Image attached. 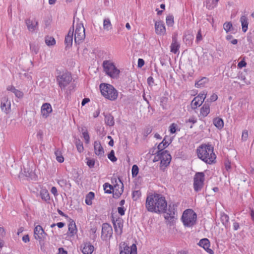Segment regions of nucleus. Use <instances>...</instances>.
Wrapping results in <instances>:
<instances>
[{
  "instance_id": "nucleus-61",
  "label": "nucleus",
  "mask_w": 254,
  "mask_h": 254,
  "mask_svg": "<svg viewBox=\"0 0 254 254\" xmlns=\"http://www.w3.org/2000/svg\"><path fill=\"white\" fill-rule=\"evenodd\" d=\"M29 236L28 235H25L24 236H23L22 237V241L24 242V243H27L28 242H29Z\"/></svg>"
},
{
  "instance_id": "nucleus-23",
  "label": "nucleus",
  "mask_w": 254,
  "mask_h": 254,
  "mask_svg": "<svg viewBox=\"0 0 254 254\" xmlns=\"http://www.w3.org/2000/svg\"><path fill=\"white\" fill-rule=\"evenodd\" d=\"M210 104L208 100H206L200 110V116L204 118L210 113Z\"/></svg>"
},
{
  "instance_id": "nucleus-24",
  "label": "nucleus",
  "mask_w": 254,
  "mask_h": 254,
  "mask_svg": "<svg viewBox=\"0 0 254 254\" xmlns=\"http://www.w3.org/2000/svg\"><path fill=\"white\" fill-rule=\"evenodd\" d=\"M74 32V27L70 28L68 32L67 35L65 37L64 43L66 47H71L73 41V36Z\"/></svg>"
},
{
  "instance_id": "nucleus-57",
  "label": "nucleus",
  "mask_w": 254,
  "mask_h": 254,
  "mask_svg": "<svg viewBox=\"0 0 254 254\" xmlns=\"http://www.w3.org/2000/svg\"><path fill=\"white\" fill-rule=\"evenodd\" d=\"M51 192L55 196H57L58 195L57 189L55 187H53L51 188Z\"/></svg>"
},
{
  "instance_id": "nucleus-27",
  "label": "nucleus",
  "mask_w": 254,
  "mask_h": 254,
  "mask_svg": "<svg viewBox=\"0 0 254 254\" xmlns=\"http://www.w3.org/2000/svg\"><path fill=\"white\" fill-rule=\"evenodd\" d=\"M240 21L242 24V30L244 32H246L248 30V18L246 16H242L240 18Z\"/></svg>"
},
{
  "instance_id": "nucleus-9",
  "label": "nucleus",
  "mask_w": 254,
  "mask_h": 254,
  "mask_svg": "<svg viewBox=\"0 0 254 254\" xmlns=\"http://www.w3.org/2000/svg\"><path fill=\"white\" fill-rule=\"evenodd\" d=\"M112 235L113 229L112 226L108 223H103L101 232L102 239L104 241L110 239L112 237Z\"/></svg>"
},
{
  "instance_id": "nucleus-39",
  "label": "nucleus",
  "mask_w": 254,
  "mask_h": 254,
  "mask_svg": "<svg viewBox=\"0 0 254 254\" xmlns=\"http://www.w3.org/2000/svg\"><path fill=\"white\" fill-rule=\"evenodd\" d=\"M103 28L107 31L110 30L112 28V24L109 18H106L103 21Z\"/></svg>"
},
{
  "instance_id": "nucleus-38",
  "label": "nucleus",
  "mask_w": 254,
  "mask_h": 254,
  "mask_svg": "<svg viewBox=\"0 0 254 254\" xmlns=\"http://www.w3.org/2000/svg\"><path fill=\"white\" fill-rule=\"evenodd\" d=\"M81 131L82 132V136L84 139L85 143L89 144L90 142V136L87 130L85 128H82Z\"/></svg>"
},
{
  "instance_id": "nucleus-53",
  "label": "nucleus",
  "mask_w": 254,
  "mask_h": 254,
  "mask_svg": "<svg viewBox=\"0 0 254 254\" xmlns=\"http://www.w3.org/2000/svg\"><path fill=\"white\" fill-rule=\"evenodd\" d=\"M58 183L60 186L63 187L66 186L68 184V182L65 179H61L58 182Z\"/></svg>"
},
{
  "instance_id": "nucleus-52",
  "label": "nucleus",
  "mask_w": 254,
  "mask_h": 254,
  "mask_svg": "<svg viewBox=\"0 0 254 254\" xmlns=\"http://www.w3.org/2000/svg\"><path fill=\"white\" fill-rule=\"evenodd\" d=\"M218 99V96L217 94L215 93H213L209 98V99H208L207 100L209 101V102L210 103V102H214L216 101Z\"/></svg>"
},
{
  "instance_id": "nucleus-42",
  "label": "nucleus",
  "mask_w": 254,
  "mask_h": 254,
  "mask_svg": "<svg viewBox=\"0 0 254 254\" xmlns=\"http://www.w3.org/2000/svg\"><path fill=\"white\" fill-rule=\"evenodd\" d=\"M45 42L48 46H53L56 44V41L53 37H47L45 39Z\"/></svg>"
},
{
  "instance_id": "nucleus-17",
  "label": "nucleus",
  "mask_w": 254,
  "mask_h": 254,
  "mask_svg": "<svg viewBox=\"0 0 254 254\" xmlns=\"http://www.w3.org/2000/svg\"><path fill=\"white\" fill-rule=\"evenodd\" d=\"M155 32L158 35H163L166 33V28L163 21H156L155 23Z\"/></svg>"
},
{
  "instance_id": "nucleus-64",
  "label": "nucleus",
  "mask_w": 254,
  "mask_h": 254,
  "mask_svg": "<svg viewBox=\"0 0 254 254\" xmlns=\"http://www.w3.org/2000/svg\"><path fill=\"white\" fill-rule=\"evenodd\" d=\"M240 226L238 222H235L233 223V229L234 230H237L239 229Z\"/></svg>"
},
{
  "instance_id": "nucleus-28",
  "label": "nucleus",
  "mask_w": 254,
  "mask_h": 254,
  "mask_svg": "<svg viewBox=\"0 0 254 254\" xmlns=\"http://www.w3.org/2000/svg\"><path fill=\"white\" fill-rule=\"evenodd\" d=\"M40 196L42 200L46 202L50 200V194L48 191L46 189H43L40 191Z\"/></svg>"
},
{
  "instance_id": "nucleus-37",
  "label": "nucleus",
  "mask_w": 254,
  "mask_h": 254,
  "mask_svg": "<svg viewBox=\"0 0 254 254\" xmlns=\"http://www.w3.org/2000/svg\"><path fill=\"white\" fill-rule=\"evenodd\" d=\"M75 144L76 145L77 151L79 153H81L84 150V147L82 141L79 139H76L75 141Z\"/></svg>"
},
{
  "instance_id": "nucleus-18",
  "label": "nucleus",
  "mask_w": 254,
  "mask_h": 254,
  "mask_svg": "<svg viewBox=\"0 0 254 254\" xmlns=\"http://www.w3.org/2000/svg\"><path fill=\"white\" fill-rule=\"evenodd\" d=\"M25 23L27 25V29L31 32H33L38 28V22L35 19L34 20L27 19L25 20Z\"/></svg>"
},
{
  "instance_id": "nucleus-1",
  "label": "nucleus",
  "mask_w": 254,
  "mask_h": 254,
  "mask_svg": "<svg viewBox=\"0 0 254 254\" xmlns=\"http://www.w3.org/2000/svg\"><path fill=\"white\" fill-rule=\"evenodd\" d=\"M145 206L149 212L161 213L166 212L167 204L165 197L161 194L155 193L147 196Z\"/></svg>"
},
{
  "instance_id": "nucleus-15",
  "label": "nucleus",
  "mask_w": 254,
  "mask_h": 254,
  "mask_svg": "<svg viewBox=\"0 0 254 254\" xmlns=\"http://www.w3.org/2000/svg\"><path fill=\"white\" fill-rule=\"evenodd\" d=\"M0 109L6 114H8L10 112L11 103L7 97H4L2 98L0 104Z\"/></svg>"
},
{
  "instance_id": "nucleus-13",
  "label": "nucleus",
  "mask_w": 254,
  "mask_h": 254,
  "mask_svg": "<svg viewBox=\"0 0 254 254\" xmlns=\"http://www.w3.org/2000/svg\"><path fill=\"white\" fill-rule=\"evenodd\" d=\"M34 232L35 238L40 241L44 240L47 235L40 225H37L35 227Z\"/></svg>"
},
{
  "instance_id": "nucleus-6",
  "label": "nucleus",
  "mask_w": 254,
  "mask_h": 254,
  "mask_svg": "<svg viewBox=\"0 0 254 254\" xmlns=\"http://www.w3.org/2000/svg\"><path fill=\"white\" fill-rule=\"evenodd\" d=\"M85 37V29L81 23H78L75 26L74 33V42L76 44H80L82 42Z\"/></svg>"
},
{
  "instance_id": "nucleus-54",
  "label": "nucleus",
  "mask_w": 254,
  "mask_h": 254,
  "mask_svg": "<svg viewBox=\"0 0 254 254\" xmlns=\"http://www.w3.org/2000/svg\"><path fill=\"white\" fill-rule=\"evenodd\" d=\"M161 152L157 151V154H155L154 159H153V162H157L159 160L161 161Z\"/></svg>"
},
{
  "instance_id": "nucleus-14",
  "label": "nucleus",
  "mask_w": 254,
  "mask_h": 254,
  "mask_svg": "<svg viewBox=\"0 0 254 254\" xmlns=\"http://www.w3.org/2000/svg\"><path fill=\"white\" fill-rule=\"evenodd\" d=\"M161 153L160 161L161 167H162L163 166L166 167L170 163L172 158L171 156L167 150H165L164 152H161Z\"/></svg>"
},
{
  "instance_id": "nucleus-7",
  "label": "nucleus",
  "mask_w": 254,
  "mask_h": 254,
  "mask_svg": "<svg viewBox=\"0 0 254 254\" xmlns=\"http://www.w3.org/2000/svg\"><path fill=\"white\" fill-rule=\"evenodd\" d=\"M71 75L69 72H64L58 75L57 77V81L60 88L64 89L71 81Z\"/></svg>"
},
{
  "instance_id": "nucleus-29",
  "label": "nucleus",
  "mask_w": 254,
  "mask_h": 254,
  "mask_svg": "<svg viewBox=\"0 0 254 254\" xmlns=\"http://www.w3.org/2000/svg\"><path fill=\"white\" fill-rule=\"evenodd\" d=\"M219 0H207L206 1V7L208 9H212L215 7Z\"/></svg>"
},
{
  "instance_id": "nucleus-8",
  "label": "nucleus",
  "mask_w": 254,
  "mask_h": 254,
  "mask_svg": "<svg viewBox=\"0 0 254 254\" xmlns=\"http://www.w3.org/2000/svg\"><path fill=\"white\" fill-rule=\"evenodd\" d=\"M204 174L203 172L196 173L193 178V188L195 191L201 190L204 186Z\"/></svg>"
},
{
  "instance_id": "nucleus-32",
  "label": "nucleus",
  "mask_w": 254,
  "mask_h": 254,
  "mask_svg": "<svg viewBox=\"0 0 254 254\" xmlns=\"http://www.w3.org/2000/svg\"><path fill=\"white\" fill-rule=\"evenodd\" d=\"M220 220L223 225L227 228L229 226V217L228 215L224 213H221Z\"/></svg>"
},
{
  "instance_id": "nucleus-16",
  "label": "nucleus",
  "mask_w": 254,
  "mask_h": 254,
  "mask_svg": "<svg viewBox=\"0 0 254 254\" xmlns=\"http://www.w3.org/2000/svg\"><path fill=\"white\" fill-rule=\"evenodd\" d=\"M81 250L83 254H92L94 247L90 242H85L81 246Z\"/></svg>"
},
{
  "instance_id": "nucleus-5",
  "label": "nucleus",
  "mask_w": 254,
  "mask_h": 254,
  "mask_svg": "<svg viewBox=\"0 0 254 254\" xmlns=\"http://www.w3.org/2000/svg\"><path fill=\"white\" fill-rule=\"evenodd\" d=\"M102 66L104 71L107 75L112 78H117L119 77L120 71L111 61H103Z\"/></svg>"
},
{
  "instance_id": "nucleus-50",
  "label": "nucleus",
  "mask_w": 254,
  "mask_h": 254,
  "mask_svg": "<svg viewBox=\"0 0 254 254\" xmlns=\"http://www.w3.org/2000/svg\"><path fill=\"white\" fill-rule=\"evenodd\" d=\"M249 136V133L247 130H244L242 134V140L246 141Z\"/></svg>"
},
{
  "instance_id": "nucleus-46",
  "label": "nucleus",
  "mask_w": 254,
  "mask_h": 254,
  "mask_svg": "<svg viewBox=\"0 0 254 254\" xmlns=\"http://www.w3.org/2000/svg\"><path fill=\"white\" fill-rule=\"evenodd\" d=\"M108 157L113 162H115L117 160V158L115 156V152L113 150H111L108 155Z\"/></svg>"
},
{
  "instance_id": "nucleus-19",
  "label": "nucleus",
  "mask_w": 254,
  "mask_h": 254,
  "mask_svg": "<svg viewBox=\"0 0 254 254\" xmlns=\"http://www.w3.org/2000/svg\"><path fill=\"white\" fill-rule=\"evenodd\" d=\"M198 244L200 247H202L209 254H214V252L213 251V250L209 248L210 244L209 240L207 239L204 238L200 240Z\"/></svg>"
},
{
  "instance_id": "nucleus-43",
  "label": "nucleus",
  "mask_w": 254,
  "mask_h": 254,
  "mask_svg": "<svg viewBox=\"0 0 254 254\" xmlns=\"http://www.w3.org/2000/svg\"><path fill=\"white\" fill-rule=\"evenodd\" d=\"M232 27V24L231 22H225L223 24V28L226 33L229 32Z\"/></svg>"
},
{
  "instance_id": "nucleus-12",
  "label": "nucleus",
  "mask_w": 254,
  "mask_h": 254,
  "mask_svg": "<svg viewBox=\"0 0 254 254\" xmlns=\"http://www.w3.org/2000/svg\"><path fill=\"white\" fill-rule=\"evenodd\" d=\"M112 218V222L115 233L117 235L121 236L123 233V220L120 218H118L115 220L113 217Z\"/></svg>"
},
{
  "instance_id": "nucleus-10",
  "label": "nucleus",
  "mask_w": 254,
  "mask_h": 254,
  "mask_svg": "<svg viewBox=\"0 0 254 254\" xmlns=\"http://www.w3.org/2000/svg\"><path fill=\"white\" fill-rule=\"evenodd\" d=\"M207 94L205 92H200L197 96L194 98L191 102V107L192 109H195L200 106L206 97Z\"/></svg>"
},
{
  "instance_id": "nucleus-25",
  "label": "nucleus",
  "mask_w": 254,
  "mask_h": 254,
  "mask_svg": "<svg viewBox=\"0 0 254 254\" xmlns=\"http://www.w3.org/2000/svg\"><path fill=\"white\" fill-rule=\"evenodd\" d=\"M176 205L175 204H170L168 207V212L167 213L166 219H168L169 217L173 218L175 214V209Z\"/></svg>"
},
{
  "instance_id": "nucleus-2",
  "label": "nucleus",
  "mask_w": 254,
  "mask_h": 254,
  "mask_svg": "<svg viewBox=\"0 0 254 254\" xmlns=\"http://www.w3.org/2000/svg\"><path fill=\"white\" fill-rule=\"evenodd\" d=\"M197 157L204 162L212 164L215 162L216 155L214 152V147L209 143H203L199 146L196 150Z\"/></svg>"
},
{
  "instance_id": "nucleus-35",
  "label": "nucleus",
  "mask_w": 254,
  "mask_h": 254,
  "mask_svg": "<svg viewBox=\"0 0 254 254\" xmlns=\"http://www.w3.org/2000/svg\"><path fill=\"white\" fill-rule=\"evenodd\" d=\"M119 181L120 182L121 184V187H120V185H118V184H116V185H115L113 187V192L114 191V190H115L116 191V193H117L118 194L121 195L123 192V188H124V185H123V183L122 182L121 180L119 179Z\"/></svg>"
},
{
  "instance_id": "nucleus-44",
  "label": "nucleus",
  "mask_w": 254,
  "mask_h": 254,
  "mask_svg": "<svg viewBox=\"0 0 254 254\" xmlns=\"http://www.w3.org/2000/svg\"><path fill=\"white\" fill-rule=\"evenodd\" d=\"M166 24L168 26H172L174 24V17L173 15H168L166 19Z\"/></svg>"
},
{
  "instance_id": "nucleus-31",
  "label": "nucleus",
  "mask_w": 254,
  "mask_h": 254,
  "mask_svg": "<svg viewBox=\"0 0 254 254\" xmlns=\"http://www.w3.org/2000/svg\"><path fill=\"white\" fill-rule=\"evenodd\" d=\"M105 122L108 126H114L115 122L113 116L110 114L105 115Z\"/></svg>"
},
{
  "instance_id": "nucleus-58",
  "label": "nucleus",
  "mask_w": 254,
  "mask_h": 254,
  "mask_svg": "<svg viewBox=\"0 0 254 254\" xmlns=\"http://www.w3.org/2000/svg\"><path fill=\"white\" fill-rule=\"evenodd\" d=\"M158 149L157 147H153L149 150V153L152 155H155L157 154Z\"/></svg>"
},
{
  "instance_id": "nucleus-59",
  "label": "nucleus",
  "mask_w": 254,
  "mask_h": 254,
  "mask_svg": "<svg viewBox=\"0 0 254 254\" xmlns=\"http://www.w3.org/2000/svg\"><path fill=\"white\" fill-rule=\"evenodd\" d=\"M196 122H197V120L195 118L191 117L190 119H189L188 120H187L186 121V123H191L194 124L196 123Z\"/></svg>"
},
{
  "instance_id": "nucleus-49",
  "label": "nucleus",
  "mask_w": 254,
  "mask_h": 254,
  "mask_svg": "<svg viewBox=\"0 0 254 254\" xmlns=\"http://www.w3.org/2000/svg\"><path fill=\"white\" fill-rule=\"evenodd\" d=\"M202 40V36L201 34V29H200L196 34L195 42L196 43H198Z\"/></svg>"
},
{
  "instance_id": "nucleus-3",
  "label": "nucleus",
  "mask_w": 254,
  "mask_h": 254,
  "mask_svg": "<svg viewBox=\"0 0 254 254\" xmlns=\"http://www.w3.org/2000/svg\"><path fill=\"white\" fill-rule=\"evenodd\" d=\"M100 89L102 95L106 99L111 101L117 99L118 93L113 85L108 83H101L100 85Z\"/></svg>"
},
{
  "instance_id": "nucleus-33",
  "label": "nucleus",
  "mask_w": 254,
  "mask_h": 254,
  "mask_svg": "<svg viewBox=\"0 0 254 254\" xmlns=\"http://www.w3.org/2000/svg\"><path fill=\"white\" fill-rule=\"evenodd\" d=\"M213 124L218 129H221L224 127V122L222 119L220 118H216L213 119Z\"/></svg>"
},
{
  "instance_id": "nucleus-20",
  "label": "nucleus",
  "mask_w": 254,
  "mask_h": 254,
  "mask_svg": "<svg viewBox=\"0 0 254 254\" xmlns=\"http://www.w3.org/2000/svg\"><path fill=\"white\" fill-rule=\"evenodd\" d=\"M94 149L96 155L100 157L104 155V151L100 141L96 140L94 141Z\"/></svg>"
},
{
  "instance_id": "nucleus-11",
  "label": "nucleus",
  "mask_w": 254,
  "mask_h": 254,
  "mask_svg": "<svg viewBox=\"0 0 254 254\" xmlns=\"http://www.w3.org/2000/svg\"><path fill=\"white\" fill-rule=\"evenodd\" d=\"M120 254H137V248L135 244L129 247L125 243L120 246Z\"/></svg>"
},
{
  "instance_id": "nucleus-30",
  "label": "nucleus",
  "mask_w": 254,
  "mask_h": 254,
  "mask_svg": "<svg viewBox=\"0 0 254 254\" xmlns=\"http://www.w3.org/2000/svg\"><path fill=\"white\" fill-rule=\"evenodd\" d=\"M77 230L75 223L72 221L68 225V232L71 236H73L77 233Z\"/></svg>"
},
{
  "instance_id": "nucleus-55",
  "label": "nucleus",
  "mask_w": 254,
  "mask_h": 254,
  "mask_svg": "<svg viewBox=\"0 0 254 254\" xmlns=\"http://www.w3.org/2000/svg\"><path fill=\"white\" fill-rule=\"evenodd\" d=\"M247 65V63L245 61V59L244 58L243 60L240 62L238 64V66L240 68H242L243 67L246 66Z\"/></svg>"
},
{
  "instance_id": "nucleus-48",
  "label": "nucleus",
  "mask_w": 254,
  "mask_h": 254,
  "mask_svg": "<svg viewBox=\"0 0 254 254\" xmlns=\"http://www.w3.org/2000/svg\"><path fill=\"white\" fill-rule=\"evenodd\" d=\"M87 165L90 167V168H93L94 166L95 165V161L93 159H90V158H86Z\"/></svg>"
},
{
  "instance_id": "nucleus-41",
  "label": "nucleus",
  "mask_w": 254,
  "mask_h": 254,
  "mask_svg": "<svg viewBox=\"0 0 254 254\" xmlns=\"http://www.w3.org/2000/svg\"><path fill=\"white\" fill-rule=\"evenodd\" d=\"M104 190L105 192L107 193H111L113 190V186L109 183H105L104 185Z\"/></svg>"
},
{
  "instance_id": "nucleus-63",
  "label": "nucleus",
  "mask_w": 254,
  "mask_h": 254,
  "mask_svg": "<svg viewBox=\"0 0 254 254\" xmlns=\"http://www.w3.org/2000/svg\"><path fill=\"white\" fill-rule=\"evenodd\" d=\"M56 159L60 163H63L64 161V158L62 156V155L61 156H57V157H56Z\"/></svg>"
},
{
  "instance_id": "nucleus-4",
  "label": "nucleus",
  "mask_w": 254,
  "mask_h": 254,
  "mask_svg": "<svg viewBox=\"0 0 254 254\" xmlns=\"http://www.w3.org/2000/svg\"><path fill=\"white\" fill-rule=\"evenodd\" d=\"M196 214L191 209L185 210L181 217L184 225L187 227L193 226L196 223Z\"/></svg>"
},
{
  "instance_id": "nucleus-45",
  "label": "nucleus",
  "mask_w": 254,
  "mask_h": 254,
  "mask_svg": "<svg viewBox=\"0 0 254 254\" xmlns=\"http://www.w3.org/2000/svg\"><path fill=\"white\" fill-rule=\"evenodd\" d=\"M141 192L140 190H135L132 192V197L133 200H137L141 196Z\"/></svg>"
},
{
  "instance_id": "nucleus-62",
  "label": "nucleus",
  "mask_w": 254,
  "mask_h": 254,
  "mask_svg": "<svg viewBox=\"0 0 254 254\" xmlns=\"http://www.w3.org/2000/svg\"><path fill=\"white\" fill-rule=\"evenodd\" d=\"M57 254H67V253L64 248H60L59 249V253Z\"/></svg>"
},
{
  "instance_id": "nucleus-22",
  "label": "nucleus",
  "mask_w": 254,
  "mask_h": 254,
  "mask_svg": "<svg viewBox=\"0 0 254 254\" xmlns=\"http://www.w3.org/2000/svg\"><path fill=\"white\" fill-rule=\"evenodd\" d=\"M180 47V44L177 40L176 35H174L172 37V42L170 46L171 52L173 53L176 54Z\"/></svg>"
},
{
  "instance_id": "nucleus-21",
  "label": "nucleus",
  "mask_w": 254,
  "mask_h": 254,
  "mask_svg": "<svg viewBox=\"0 0 254 254\" xmlns=\"http://www.w3.org/2000/svg\"><path fill=\"white\" fill-rule=\"evenodd\" d=\"M52 112L51 105L49 103H44L41 107V114L43 117L47 118L49 114Z\"/></svg>"
},
{
  "instance_id": "nucleus-56",
  "label": "nucleus",
  "mask_w": 254,
  "mask_h": 254,
  "mask_svg": "<svg viewBox=\"0 0 254 254\" xmlns=\"http://www.w3.org/2000/svg\"><path fill=\"white\" fill-rule=\"evenodd\" d=\"M126 209L124 207H119L118 208V212L121 215H124L125 214V211Z\"/></svg>"
},
{
  "instance_id": "nucleus-47",
  "label": "nucleus",
  "mask_w": 254,
  "mask_h": 254,
  "mask_svg": "<svg viewBox=\"0 0 254 254\" xmlns=\"http://www.w3.org/2000/svg\"><path fill=\"white\" fill-rule=\"evenodd\" d=\"M139 169L136 165H133L132 167V176L134 177L137 176L138 173Z\"/></svg>"
},
{
  "instance_id": "nucleus-26",
  "label": "nucleus",
  "mask_w": 254,
  "mask_h": 254,
  "mask_svg": "<svg viewBox=\"0 0 254 254\" xmlns=\"http://www.w3.org/2000/svg\"><path fill=\"white\" fill-rule=\"evenodd\" d=\"M7 90L13 93L15 96L18 98H21L23 96V92L19 90L16 89L13 86H8L7 87Z\"/></svg>"
},
{
  "instance_id": "nucleus-34",
  "label": "nucleus",
  "mask_w": 254,
  "mask_h": 254,
  "mask_svg": "<svg viewBox=\"0 0 254 254\" xmlns=\"http://www.w3.org/2000/svg\"><path fill=\"white\" fill-rule=\"evenodd\" d=\"M169 143L168 142L166 141L165 139L164 138L163 141L157 146L158 151L159 152H164L165 151L164 150V149L166 148L169 145Z\"/></svg>"
},
{
  "instance_id": "nucleus-51",
  "label": "nucleus",
  "mask_w": 254,
  "mask_h": 254,
  "mask_svg": "<svg viewBox=\"0 0 254 254\" xmlns=\"http://www.w3.org/2000/svg\"><path fill=\"white\" fill-rule=\"evenodd\" d=\"M177 127V125L175 123H173L170 125V126L169 127V128H170L169 131H170V132L171 133H175V132L176 131Z\"/></svg>"
},
{
  "instance_id": "nucleus-36",
  "label": "nucleus",
  "mask_w": 254,
  "mask_h": 254,
  "mask_svg": "<svg viewBox=\"0 0 254 254\" xmlns=\"http://www.w3.org/2000/svg\"><path fill=\"white\" fill-rule=\"evenodd\" d=\"M94 197V193L91 191L89 192L86 196L85 203L88 205H91L92 203V200Z\"/></svg>"
},
{
  "instance_id": "nucleus-40",
  "label": "nucleus",
  "mask_w": 254,
  "mask_h": 254,
  "mask_svg": "<svg viewBox=\"0 0 254 254\" xmlns=\"http://www.w3.org/2000/svg\"><path fill=\"white\" fill-rule=\"evenodd\" d=\"M30 48L31 52L35 55L38 54L39 52V46L37 44L35 43H31L30 44Z\"/></svg>"
},
{
  "instance_id": "nucleus-60",
  "label": "nucleus",
  "mask_w": 254,
  "mask_h": 254,
  "mask_svg": "<svg viewBox=\"0 0 254 254\" xmlns=\"http://www.w3.org/2000/svg\"><path fill=\"white\" fill-rule=\"evenodd\" d=\"M144 64V61L142 59H139L138 60V66L141 67Z\"/></svg>"
}]
</instances>
